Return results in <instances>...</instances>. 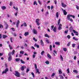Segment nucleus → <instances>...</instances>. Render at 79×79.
Masks as SVG:
<instances>
[{"label":"nucleus","instance_id":"13","mask_svg":"<svg viewBox=\"0 0 79 79\" xmlns=\"http://www.w3.org/2000/svg\"><path fill=\"white\" fill-rule=\"evenodd\" d=\"M25 36H27V35H29V32H26L24 34Z\"/></svg>","mask_w":79,"mask_h":79},{"label":"nucleus","instance_id":"51","mask_svg":"<svg viewBox=\"0 0 79 79\" xmlns=\"http://www.w3.org/2000/svg\"><path fill=\"white\" fill-rule=\"evenodd\" d=\"M15 50H13L12 51V55H13V54H14V53H15Z\"/></svg>","mask_w":79,"mask_h":79},{"label":"nucleus","instance_id":"46","mask_svg":"<svg viewBox=\"0 0 79 79\" xmlns=\"http://www.w3.org/2000/svg\"><path fill=\"white\" fill-rule=\"evenodd\" d=\"M45 41L46 42H47L48 44H49V40H46Z\"/></svg>","mask_w":79,"mask_h":79},{"label":"nucleus","instance_id":"56","mask_svg":"<svg viewBox=\"0 0 79 79\" xmlns=\"http://www.w3.org/2000/svg\"><path fill=\"white\" fill-rule=\"evenodd\" d=\"M67 38H68V39H70V35H68L67 36Z\"/></svg>","mask_w":79,"mask_h":79},{"label":"nucleus","instance_id":"62","mask_svg":"<svg viewBox=\"0 0 79 79\" xmlns=\"http://www.w3.org/2000/svg\"><path fill=\"white\" fill-rule=\"evenodd\" d=\"M54 3H55V5H56V0H55L54 1Z\"/></svg>","mask_w":79,"mask_h":79},{"label":"nucleus","instance_id":"17","mask_svg":"<svg viewBox=\"0 0 79 79\" xmlns=\"http://www.w3.org/2000/svg\"><path fill=\"white\" fill-rule=\"evenodd\" d=\"M15 61L17 62H18L20 61V59L19 58H16L15 59Z\"/></svg>","mask_w":79,"mask_h":79},{"label":"nucleus","instance_id":"11","mask_svg":"<svg viewBox=\"0 0 79 79\" xmlns=\"http://www.w3.org/2000/svg\"><path fill=\"white\" fill-rule=\"evenodd\" d=\"M53 31L54 32H56V27H54L53 30Z\"/></svg>","mask_w":79,"mask_h":79},{"label":"nucleus","instance_id":"43","mask_svg":"<svg viewBox=\"0 0 79 79\" xmlns=\"http://www.w3.org/2000/svg\"><path fill=\"white\" fill-rule=\"evenodd\" d=\"M70 17H72L73 18H75V16L73 15H70Z\"/></svg>","mask_w":79,"mask_h":79},{"label":"nucleus","instance_id":"19","mask_svg":"<svg viewBox=\"0 0 79 79\" xmlns=\"http://www.w3.org/2000/svg\"><path fill=\"white\" fill-rule=\"evenodd\" d=\"M48 57V58H49V59H51V56H50V54H48L47 55Z\"/></svg>","mask_w":79,"mask_h":79},{"label":"nucleus","instance_id":"40","mask_svg":"<svg viewBox=\"0 0 79 79\" xmlns=\"http://www.w3.org/2000/svg\"><path fill=\"white\" fill-rule=\"evenodd\" d=\"M60 21H61V19H59L58 20V24H60Z\"/></svg>","mask_w":79,"mask_h":79},{"label":"nucleus","instance_id":"5","mask_svg":"<svg viewBox=\"0 0 79 79\" xmlns=\"http://www.w3.org/2000/svg\"><path fill=\"white\" fill-rule=\"evenodd\" d=\"M61 29H62V25H61V24H60L58 27V30H60Z\"/></svg>","mask_w":79,"mask_h":79},{"label":"nucleus","instance_id":"15","mask_svg":"<svg viewBox=\"0 0 79 79\" xmlns=\"http://www.w3.org/2000/svg\"><path fill=\"white\" fill-rule=\"evenodd\" d=\"M55 44L57 45H60V43L59 42H56L55 43Z\"/></svg>","mask_w":79,"mask_h":79},{"label":"nucleus","instance_id":"25","mask_svg":"<svg viewBox=\"0 0 79 79\" xmlns=\"http://www.w3.org/2000/svg\"><path fill=\"white\" fill-rule=\"evenodd\" d=\"M20 62H21V63L23 64H24L25 63V62L23 61L22 59L20 60Z\"/></svg>","mask_w":79,"mask_h":79},{"label":"nucleus","instance_id":"53","mask_svg":"<svg viewBox=\"0 0 79 79\" xmlns=\"http://www.w3.org/2000/svg\"><path fill=\"white\" fill-rule=\"evenodd\" d=\"M75 45H76V44H72V47H73V48H74L75 47Z\"/></svg>","mask_w":79,"mask_h":79},{"label":"nucleus","instance_id":"16","mask_svg":"<svg viewBox=\"0 0 79 79\" xmlns=\"http://www.w3.org/2000/svg\"><path fill=\"white\" fill-rule=\"evenodd\" d=\"M12 60V56H9V57L8 58V61H11Z\"/></svg>","mask_w":79,"mask_h":79},{"label":"nucleus","instance_id":"48","mask_svg":"<svg viewBox=\"0 0 79 79\" xmlns=\"http://www.w3.org/2000/svg\"><path fill=\"white\" fill-rule=\"evenodd\" d=\"M76 8H77V10H79V7L77 5H76Z\"/></svg>","mask_w":79,"mask_h":79},{"label":"nucleus","instance_id":"27","mask_svg":"<svg viewBox=\"0 0 79 79\" xmlns=\"http://www.w3.org/2000/svg\"><path fill=\"white\" fill-rule=\"evenodd\" d=\"M59 77H60V79H63L64 78V77H63L61 75H60Z\"/></svg>","mask_w":79,"mask_h":79},{"label":"nucleus","instance_id":"32","mask_svg":"<svg viewBox=\"0 0 79 79\" xmlns=\"http://www.w3.org/2000/svg\"><path fill=\"white\" fill-rule=\"evenodd\" d=\"M63 50H64V52H66V51H67V49L66 48H63Z\"/></svg>","mask_w":79,"mask_h":79},{"label":"nucleus","instance_id":"36","mask_svg":"<svg viewBox=\"0 0 79 79\" xmlns=\"http://www.w3.org/2000/svg\"><path fill=\"white\" fill-rule=\"evenodd\" d=\"M39 19H36L35 20L36 23L39 22Z\"/></svg>","mask_w":79,"mask_h":79},{"label":"nucleus","instance_id":"35","mask_svg":"<svg viewBox=\"0 0 79 79\" xmlns=\"http://www.w3.org/2000/svg\"><path fill=\"white\" fill-rule=\"evenodd\" d=\"M70 44H71V42H69L67 44V46L68 47H69V46H70Z\"/></svg>","mask_w":79,"mask_h":79},{"label":"nucleus","instance_id":"2","mask_svg":"<svg viewBox=\"0 0 79 79\" xmlns=\"http://www.w3.org/2000/svg\"><path fill=\"white\" fill-rule=\"evenodd\" d=\"M15 75L16 76H17V77H20V74H19V72L15 71Z\"/></svg>","mask_w":79,"mask_h":79},{"label":"nucleus","instance_id":"55","mask_svg":"<svg viewBox=\"0 0 79 79\" xmlns=\"http://www.w3.org/2000/svg\"><path fill=\"white\" fill-rule=\"evenodd\" d=\"M24 24L25 27L27 26V24H26V23H24Z\"/></svg>","mask_w":79,"mask_h":79},{"label":"nucleus","instance_id":"47","mask_svg":"<svg viewBox=\"0 0 79 79\" xmlns=\"http://www.w3.org/2000/svg\"><path fill=\"white\" fill-rule=\"evenodd\" d=\"M37 5V2H36V1H35L34 2L33 5Z\"/></svg>","mask_w":79,"mask_h":79},{"label":"nucleus","instance_id":"30","mask_svg":"<svg viewBox=\"0 0 79 79\" xmlns=\"http://www.w3.org/2000/svg\"><path fill=\"white\" fill-rule=\"evenodd\" d=\"M20 54H22L23 55V54H24V51H21L20 52Z\"/></svg>","mask_w":79,"mask_h":79},{"label":"nucleus","instance_id":"57","mask_svg":"<svg viewBox=\"0 0 79 79\" xmlns=\"http://www.w3.org/2000/svg\"><path fill=\"white\" fill-rule=\"evenodd\" d=\"M24 47H27V45L26 44V43H25V44L24 45Z\"/></svg>","mask_w":79,"mask_h":79},{"label":"nucleus","instance_id":"1","mask_svg":"<svg viewBox=\"0 0 79 79\" xmlns=\"http://www.w3.org/2000/svg\"><path fill=\"white\" fill-rule=\"evenodd\" d=\"M35 69H36V71L38 74H40V72H39V69H37V64H35Z\"/></svg>","mask_w":79,"mask_h":79},{"label":"nucleus","instance_id":"54","mask_svg":"<svg viewBox=\"0 0 79 79\" xmlns=\"http://www.w3.org/2000/svg\"><path fill=\"white\" fill-rule=\"evenodd\" d=\"M2 28H3V27L1 24H0V28H2Z\"/></svg>","mask_w":79,"mask_h":79},{"label":"nucleus","instance_id":"52","mask_svg":"<svg viewBox=\"0 0 79 79\" xmlns=\"http://www.w3.org/2000/svg\"><path fill=\"white\" fill-rule=\"evenodd\" d=\"M11 29L13 31H15V29L14 28L12 27L11 28Z\"/></svg>","mask_w":79,"mask_h":79},{"label":"nucleus","instance_id":"31","mask_svg":"<svg viewBox=\"0 0 79 79\" xmlns=\"http://www.w3.org/2000/svg\"><path fill=\"white\" fill-rule=\"evenodd\" d=\"M59 16V15H58V12H57L56 13V17L58 18V16Z\"/></svg>","mask_w":79,"mask_h":79},{"label":"nucleus","instance_id":"44","mask_svg":"<svg viewBox=\"0 0 79 79\" xmlns=\"http://www.w3.org/2000/svg\"><path fill=\"white\" fill-rule=\"evenodd\" d=\"M33 39L34 40H35V42H37V40L35 39V38H33Z\"/></svg>","mask_w":79,"mask_h":79},{"label":"nucleus","instance_id":"58","mask_svg":"<svg viewBox=\"0 0 79 79\" xmlns=\"http://www.w3.org/2000/svg\"><path fill=\"white\" fill-rule=\"evenodd\" d=\"M29 70H30L29 69H27V72H27V73H28V71H29Z\"/></svg>","mask_w":79,"mask_h":79},{"label":"nucleus","instance_id":"12","mask_svg":"<svg viewBox=\"0 0 79 79\" xmlns=\"http://www.w3.org/2000/svg\"><path fill=\"white\" fill-rule=\"evenodd\" d=\"M61 6L63 7H66V5L64 4V3L62 2L61 4Z\"/></svg>","mask_w":79,"mask_h":79},{"label":"nucleus","instance_id":"9","mask_svg":"<svg viewBox=\"0 0 79 79\" xmlns=\"http://www.w3.org/2000/svg\"><path fill=\"white\" fill-rule=\"evenodd\" d=\"M70 17H71L70 15H68L67 17V20H69V19H70Z\"/></svg>","mask_w":79,"mask_h":79},{"label":"nucleus","instance_id":"29","mask_svg":"<svg viewBox=\"0 0 79 79\" xmlns=\"http://www.w3.org/2000/svg\"><path fill=\"white\" fill-rule=\"evenodd\" d=\"M62 71H61V70H59V74H62Z\"/></svg>","mask_w":79,"mask_h":79},{"label":"nucleus","instance_id":"50","mask_svg":"<svg viewBox=\"0 0 79 79\" xmlns=\"http://www.w3.org/2000/svg\"><path fill=\"white\" fill-rule=\"evenodd\" d=\"M11 52H9L8 54V56H11Z\"/></svg>","mask_w":79,"mask_h":79},{"label":"nucleus","instance_id":"6","mask_svg":"<svg viewBox=\"0 0 79 79\" xmlns=\"http://www.w3.org/2000/svg\"><path fill=\"white\" fill-rule=\"evenodd\" d=\"M40 43V45H41L42 47L44 46V42H43L42 40H41Z\"/></svg>","mask_w":79,"mask_h":79},{"label":"nucleus","instance_id":"39","mask_svg":"<svg viewBox=\"0 0 79 79\" xmlns=\"http://www.w3.org/2000/svg\"><path fill=\"white\" fill-rule=\"evenodd\" d=\"M24 66H22L21 67V70L22 71H24Z\"/></svg>","mask_w":79,"mask_h":79},{"label":"nucleus","instance_id":"20","mask_svg":"<svg viewBox=\"0 0 79 79\" xmlns=\"http://www.w3.org/2000/svg\"><path fill=\"white\" fill-rule=\"evenodd\" d=\"M45 63L47 64H50V62H49V61L47 60L45 62Z\"/></svg>","mask_w":79,"mask_h":79},{"label":"nucleus","instance_id":"38","mask_svg":"<svg viewBox=\"0 0 79 79\" xmlns=\"http://www.w3.org/2000/svg\"><path fill=\"white\" fill-rule=\"evenodd\" d=\"M13 5V3L11 1H10V6H12V5Z\"/></svg>","mask_w":79,"mask_h":79},{"label":"nucleus","instance_id":"8","mask_svg":"<svg viewBox=\"0 0 79 79\" xmlns=\"http://www.w3.org/2000/svg\"><path fill=\"white\" fill-rule=\"evenodd\" d=\"M62 10L63 11L64 14V15H66L67 14V12L65 10H63V9H62Z\"/></svg>","mask_w":79,"mask_h":79},{"label":"nucleus","instance_id":"23","mask_svg":"<svg viewBox=\"0 0 79 79\" xmlns=\"http://www.w3.org/2000/svg\"><path fill=\"white\" fill-rule=\"evenodd\" d=\"M69 29L70 32H71V31H72V30H73V27H70Z\"/></svg>","mask_w":79,"mask_h":79},{"label":"nucleus","instance_id":"37","mask_svg":"<svg viewBox=\"0 0 79 79\" xmlns=\"http://www.w3.org/2000/svg\"><path fill=\"white\" fill-rule=\"evenodd\" d=\"M73 33H74L75 34H76V33H78L76 31L74 30H73Z\"/></svg>","mask_w":79,"mask_h":79},{"label":"nucleus","instance_id":"63","mask_svg":"<svg viewBox=\"0 0 79 79\" xmlns=\"http://www.w3.org/2000/svg\"><path fill=\"white\" fill-rule=\"evenodd\" d=\"M33 54H34V55H36L37 54V52H33Z\"/></svg>","mask_w":79,"mask_h":79},{"label":"nucleus","instance_id":"24","mask_svg":"<svg viewBox=\"0 0 79 79\" xmlns=\"http://www.w3.org/2000/svg\"><path fill=\"white\" fill-rule=\"evenodd\" d=\"M55 74L54 73H53L51 75V77L52 78H53V76H55Z\"/></svg>","mask_w":79,"mask_h":79},{"label":"nucleus","instance_id":"60","mask_svg":"<svg viewBox=\"0 0 79 79\" xmlns=\"http://www.w3.org/2000/svg\"><path fill=\"white\" fill-rule=\"evenodd\" d=\"M38 3H39V4H40V5H41V2H40V0H39L38 1Z\"/></svg>","mask_w":79,"mask_h":79},{"label":"nucleus","instance_id":"4","mask_svg":"<svg viewBox=\"0 0 79 79\" xmlns=\"http://www.w3.org/2000/svg\"><path fill=\"white\" fill-rule=\"evenodd\" d=\"M8 69L6 68L4 70V71H3V72L2 73V74H6V73L7 72H8Z\"/></svg>","mask_w":79,"mask_h":79},{"label":"nucleus","instance_id":"42","mask_svg":"<svg viewBox=\"0 0 79 79\" xmlns=\"http://www.w3.org/2000/svg\"><path fill=\"white\" fill-rule=\"evenodd\" d=\"M52 45H50V51H52Z\"/></svg>","mask_w":79,"mask_h":79},{"label":"nucleus","instance_id":"45","mask_svg":"<svg viewBox=\"0 0 79 79\" xmlns=\"http://www.w3.org/2000/svg\"><path fill=\"white\" fill-rule=\"evenodd\" d=\"M67 71V73L68 74H69V69H68Z\"/></svg>","mask_w":79,"mask_h":79},{"label":"nucleus","instance_id":"26","mask_svg":"<svg viewBox=\"0 0 79 79\" xmlns=\"http://www.w3.org/2000/svg\"><path fill=\"white\" fill-rule=\"evenodd\" d=\"M45 53V52H44V51H43L42 52H41V55H44V53Z\"/></svg>","mask_w":79,"mask_h":79},{"label":"nucleus","instance_id":"14","mask_svg":"<svg viewBox=\"0 0 79 79\" xmlns=\"http://www.w3.org/2000/svg\"><path fill=\"white\" fill-rule=\"evenodd\" d=\"M73 72L75 73L76 74H77L78 73V71L77 70H73Z\"/></svg>","mask_w":79,"mask_h":79},{"label":"nucleus","instance_id":"28","mask_svg":"<svg viewBox=\"0 0 79 79\" xmlns=\"http://www.w3.org/2000/svg\"><path fill=\"white\" fill-rule=\"evenodd\" d=\"M2 37L3 39H5V38L7 37V36L5 35H3Z\"/></svg>","mask_w":79,"mask_h":79},{"label":"nucleus","instance_id":"21","mask_svg":"<svg viewBox=\"0 0 79 79\" xmlns=\"http://www.w3.org/2000/svg\"><path fill=\"white\" fill-rule=\"evenodd\" d=\"M44 36L46 37H48V38H50V36H49V35H48L47 34H45V35H44Z\"/></svg>","mask_w":79,"mask_h":79},{"label":"nucleus","instance_id":"61","mask_svg":"<svg viewBox=\"0 0 79 79\" xmlns=\"http://www.w3.org/2000/svg\"><path fill=\"white\" fill-rule=\"evenodd\" d=\"M38 25V26H39V25H40V23H39V22H37L36 23Z\"/></svg>","mask_w":79,"mask_h":79},{"label":"nucleus","instance_id":"34","mask_svg":"<svg viewBox=\"0 0 79 79\" xmlns=\"http://www.w3.org/2000/svg\"><path fill=\"white\" fill-rule=\"evenodd\" d=\"M2 10H5V9H6V7L5 6H3L2 7Z\"/></svg>","mask_w":79,"mask_h":79},{"label":"nucleus","instance_id":"3","mask_svg":"<svg viewBox=\"0 0 79 79\" xmlns=\"http://www.w3.org/2000/svg\"><path fill=\"white\" fill-rule=\"evenodd\" d=\"M4 25L5 27V29H8V24L6 23V22H4Z\"/></svg>","mask_w":79,"mask_h":79},{"label":"nucleus","instance_id":"22","mask_svg":"<svg viewBox=\"0 0 79 79\" xmlns=\"http://www.w3.org/2000/svg\"><path fill=\"white\" fill-rule=\"evenodd\" d=\"M68 30H66L64 32V34H68Z\"/></svg>","mask_w":79,"mask_h":79},{"label":"nucleus","instance_id":"10","mask_svg":"<svg viewBox=\"0 0 79 79\" xmlns=\"http://www.w3.org/2000/svg\"><path fill=\"white\" fill-rule=\"evenodd\" d=\"M19 20H18L17 22V24L16 25L17 27H19Z\"/></svg>","mask_w":79,"mask_h":79},{"label":"nucleus","instance_id":"49","mask_svg":"<svg viewBox=\"0 0 79 79\" xmlns=\"http://www.w3.org/2000/svg\"><path fill=\"white\" fill-rule=\"evenodd\" d=\"M53 27H54V26L52 25L51 26V30H53Z\"/></svg>","mask_w":79,"mask_h":79},{"label":"nucleus","instance_id":"18","mask_svg":"<svg viewBox=\"0 0 79 79\" xmlns=\"http://www.w3.org/2000/svg\"><path fill=\"white\" fill-rule=\"evenodd\" d=\"M34 46V47H37L38 48H39V46L37 45L36 44H35Z\"/></svg>","mask_w":79,"mask_h":79},{"label":"nucleus","instance_id":"41","mask_svg":"<svg viewBox=\"0 0 79 79\" xmlns=\"http://www.w3.org/2000/svg\"><path fill=\"white\" fill-rule=\"evenodd\" d=\"M9 47L10 50H11L12 49H13V48H12V47L10 46V45L9 44Z\"/></svg>","mask_w":79,"mask_h":79},{"label":"nucleus","instance_id":"7","mask_svg":"<svg viewBox=\"0 0 79 79\" xmlns=\"http://www.w3.org/2000/svg\"><path fill=\"white\" fill-rule=\"evenodd\" d=\"M32 31L34 34H37V31H36L35 29H33L32 30Z\"/></svg>","mask_w":79,"mask_h":79},{"label":"nucleus","instance_id":"64","mask_svg":"<svg viewBox=\"0 0 79 79\" xmlns=\"http://www.w3.org/2000/svg\"><path fill=\"white\" fill-rule=\"evenodd\" d=\"M53 8V6H51V10H52Z\"/></svg>","mask_w":79,"mask_h":79},{"label":"nucleus","instance_id":"59","mask_svg":"<svg viewBox=\"0 0 79 79\" xmlns=\"http://www.w3.org/2000/svg\"><path fill=\"white\" fill-rule=\"evenodd\" d=\"M15 16H17V15H18V12H16V13H15Z\"/></svg>","mask_w":79,"mask_h":79},{"label":"nucleus","instance_id":"33","mask_svg":"<svg viewBox=\"0 0 79 79\" xmlns=\"http://www.w3.org/2000/svg\"><path fill=\"white\" fill-rule=\"evenodd\" d=\"M60 58L62 61H63V57L61 55H60Z\"/></svg>","mask_w":79,"mask_h":79}]
</instances>
